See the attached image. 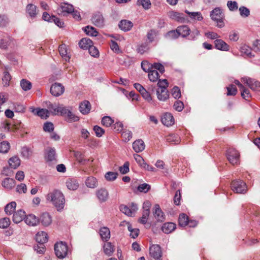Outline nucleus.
Masks as SVG:
<instances>
[{"instance_id":"41","label":"nucleus","mask_w":260,"mask_h":260,"mask_svg":"<svg viewBox=\"0 0 260 260\" xmlns=\"http://www.w3.org/2000/svg\"><path fill=\"white\" fill-rule=\"evenodd\" d=\"M240 51L243 55L248 57H251L254 56L252 54L251 48L246 45H243L241 47Z\"/></svg>"},{"instance_id":"21","label":"nucleus","mask_w":260,"mask_h":260,"mask_svg":"<svg viewBox=\"0 0 260 260\" xmlns=\"http://www.w3.org/2000/svg\"><path fill=\"white\" fill-rule=\"evenodd\" d=\"M153 214L155 218L159 221H163L165 220V216L163 212L158 204H156L153 208Z\"/></svg>"},{"instance_id":"64","label":"nucleus","mask_w":260,"mask_h":260,"mask_svg":"<svg viewBox=\"0 0 260 260\" xmlns=\"http://www.w3.org/2000/svg\"><path fill=\"white\" fill-rule=\"evenodd\" d=\"M174 108L177 111L180 112L184 108V104L180 101H176L174 104Z\"/></svg>"},{"instance_id":"26","label":"nucleus","mask_w":260,"mask_h":260,"mask_svg":"<svg viewBox=\"0 0 260 260\" xmlns=\"http://www.w3.org/2000/svg\"><path fill=\"white\" fill-rule=\"evenodd\" d=\"M32 112L36 114L42 119H46L49 115L48 110L44 109H34Z\"/></svg>"},{"instance_id":"60","label":"nucleus","mask_w":260,"mask_h":260,"mask_svg":"<svg viewBox=\"0 0 260 260\" xmlns=\"http://www.w3.org/2000/svg\"><path fill=\"white\" fill-rule=\"evenodd\" d=\"M123 140L125 142H127L132 138V133L129 131H125L121 134Z\"/></svg>"},{"instance_id":"51","label":"nucleus","mask_w":260,"mask_h":260,"mask_svg":"<svg viewBox=\"0 0 260 260\" xmlns=\"http://www.w3.org/2000/svg\"><path fill=\"white\" fill-rule=\"evenodd\" d=\"M11 79V76L10 74L6 71L4 73V77L2 79L4 86H8L9 85V82Z\"/></svg>"},{"instance_id":"39","label":"nucleus","mask_w":260,"mask_h":260,"mask_svg":"<svg viewBox=\"0 0 260 260\" xmlns=\"http://www.w3.org/2000/svg\"><path fill=\"white\" fill-rule=\"evenodd\" d=\"M86 185L90 188H94L98 185V181L95 178L93 177H88L86 180Z\"/></svg>"},{"instance_id":"17","label":"nucleus","mask_w":260,"mask_h":260,"mask_svg":"<svg viewBox=\"0 0 260 260\" xmlns=\"http://www.w3.org/2000/svg\"><path fill=\"white\" fill-rule=\"evenodd\" d=\"M168 16L170 19L180 22H184L185 20L183 14L177 12L170 11L168 13Z\"/></svg>"},{"instance_id":"15","label":"nucleus","mask_w":260,"mask_h":260,"mask_svg":"<svg viewBox=\"0 0 260 260\" xmlns=\"http://www.w3.org/2000/svg\"><path fill=\"white\" fill-rule=\"evenodd\" d=\"M25 212L23 210H19L14 213L13 216V221L14 223H19L23 219L25 220Z\"/></svg>"},{"instance_id":"31","label":"nucleus","mask_w":260,"mask_h":260,"mask_svg":"<svg viewBox=\"0 0 260 260\" xmlns=\"http://www.w3.org/2000/svg\"><path fill=\"white\" fill-rule=\"evenodd\" d=\"M80 111L83 114H88L90 110V104L88 101H85L79 106Z\"/></svg>"},{"instance_id":"10","label":"nucleus","mask_w":260,"mask_h":260,"mask_svg":"<svg viewBox=\"0 0 260 260\" xmlns=\"http://www.w3.org/2000/svg\"><path fill=\"white\" fill-rule=\"evenodd\" d=\"M150 255L156 259H158L162 255L160 247L158 245H153L149 248Z\"/></svg>"},{"instance_id":"29","label":"nucleus","mask_w":260,"mask_h":260,"mask_svg":"<svg viewBox=\"0 0 260 260\" xmlns=\"http://www.w3.org/2000/svg\"><path fill=\"white\" fill-rule=\"evenodd\" d=\"M2 186L8 189H11L15 185V181L14 179L10 178H7L2 181Z\"/></svg>"},{"instance_id":"18","label":"nucleus","mask_w":260,"mask_h":260,"mask_svg":"<svg viewBox=\"0 0 260 260\" xmlns=\"http://www.w3.org/2000/svg\"><path fill=\"white\" fill-rule=\"evenodd\" d=\"M162 123L168 126L173 125L174 123V119L173 115L169 113L164 114L161 117Z\"/></svg>"},{"instance_id":"55","label":"nucleus","mask_w":260,"mask_h":260,"mask_svg":"<svg viewBox=\"0 0 260 260\" xmlns=\"http://www.w3.org/2000/svg\"><path fill=\"white\" fill-rule=\"evenodd\" d=\"M9 23V20L7 16L0 15V27H6L8 25Z\"/></svg>"},{"instance_id":"20","label":"nucleus","mask_w":260,"mask_h":260,"mask_svg":"<svg viewBox=\"0 0 260 260\" xmlns=\"http://www.w3.org/2000/svg\"><path fill=\"white\" fill-rule=\"evenodd\" d=\"M20 124L11 125V123L7 120L4 121L1 123V127L5 131H10L19 128Z\"/></svg>"},{"instance_id":"14","label":"nucleus","mask_w":260,"mask_h":260,"mask_svg":"<svg viewBox=\"0 0 260 260\" xmlns=\"http://www.w3.org/2000/svg\"><path fill=\"white\" fill-rule=\"evenodd\" d=\"M26 224L29 226H35L39 223V219L34 214L26 215L25 220Z\"/></svg>"},{"instance_id":"2","label":"nucleus","mask_w":260,"mask_h":260,"mask_svg":"<svg viewBox=\"0 0 260 260\" xmlns=\"http://www.w3.org/2000/svg\"><path fill=\"white\" fill-rule=\"evenodd\" d=\"M210 17L213 21L216 22L217 26L219 28L224 27V14L219 8H216L211 12Z\"/></svg>"},{"instance_id":"1","label":"nucleus","mask_w":260,"mask_h":260,"mask_svg":"<svg viewBox=\"0 0 260 260\" xmlns=\"http://www.w3.org/2000/svg\"><path fill=\"white\" fill-rule=\"evenodd\" d=\"M46 200L52 203L58 211H61L64 206V197L59 190L55 189L48 193L46 196Z\"/></svg>"},{"instance_id":"27","label":"nucleus","mask_w":260,"mask_h":260,"mask_svg":"<svg viewBox=\"0 0 260 260\" xmlns=\"http://www.w3.org/2000/svg\"><path fill=\"white\" fill-rule=\"evenodd\" d=\"M176 229V224L173 222H167L163 224L161 230L166 234H169Z\"/></svg>"},{"instance_id":"6","label":"nucleus","mask_w":260,"mask_h":260,"mask_svg":"<svg viewBox=\"0 0 260 260\" xmlns=\"http://www.w3.org/2000/svg\"><path fill=\"white\" fill-rule=\"evenodd\" d=\"M16 46V41L10 37H7L0 40V48L6 50L14 49Z\"/></svg>"},{"instance_id":"4","label":"nucleus","mask_w":260,"mask_h":260,"mask_svg":"<svg viewBox=\"0 0 260 260\" xmlns=\"http://www.w3.org/2000/svg\"><path fill=\"white\" fill-rule=\"evenodd\" d=\"M231 188L234 192L238 193H245L247 191L246 184L242 180L233 181Z\"/></svg>"},{"instance_id":"16","label":"nucleus","mask_w":260,"mask_h":260,"mask_svg":"<svg viewBox=\"0 0 260 260\" xmlns=\"http://www.w3.org/2000/svg\"><path fill=\"white\" fill-rule=\"evenodd\" d=\"M92 23L98 27H103L104 25V19L102 15L98 13L94 15L92 18Z\"/></svg>"},{"instance_id":"13","label":"nucleus","mask_w":260,"mask_h":260,"mask_svg":"<svg viewBox=\"0 0 260 260\" xmlns=\"http://www.w3.org/2000/svg\"><path fill=\"white\" fill-rule=\"evenodd\" d=\"M46 159L49 163L56 162V155L55 150L52 148H49L47 149L46 154Z\"/></svg>"},{"instance_id":"45","label":"nucleus","mask_w":260,"mask_h":260,"mask_svg":"<svg viewBox=\"0 0 260 260\" xmlns=\"http://www.w3.org/2000/svg\"><path fill=\"white\" fill-rule=\"evenodd\" d=\"M10 144L7 141L0 143V153H7L10 149Z\"/></svg>"},{"instance_id":"33","label":"nucleus","mask_w":260,"mask_h":260,"mask_svg":"<svg viewBox=\"0 0 260 260\" xmlns=\"http://www.w3.org/2000/svg\"><path fill=\"white\" fill-rule=\"evenodd\" d=\"M92 45V41L88 38H83L79 43V46L83 49H88Z\"/></svg>"},{"instance_id":"58","label":"nucleus","mask_w":260,"mask_h":260,"mask_svg":"<svg viewBox=\"0 0 260 260\" xmlns=\"http://www.w3.org/2000/svg\"><path fill=\"white\" fill-rule=\"evenodd\" d=\"M117 175V173H116L109 172L105 174V177L108 181H113L116 179Z\"/></svg>"},{"instance_id":"28","label":"nucleus","mask_w":260,"mask_h":260,"mask_svg":"<svg viewBox=\"0 0 260 260\" xmlns=\"http://www.w3.org/2000/svg\"><path fill=\"white\" fill-rule=\"evenodd\" d=\"M59 52L60 55L65 59L66 61L70 59V56L69 55L68 50L66 45L62 44L59 46Z\"/></svg>"},{"instance_id":"7","label":"nucleus","mask_w":260,"mask_h":260,"mask_svg":"<svg viewBox=\"0 0 260 260\" xmlns=\"http://www.w3.org/2000/svg\"><path fill=\"white\" fill-rule=\"evenodd\" d=\"M241 81L252 90H260V82L255 79L248 77H244L241 79Z\"/></svg>"},{"instance_id":"22","label":"nucleus","mask_w":260,"mask_h":260,"mask_svg":"<svg viewBox=\"0 0 260 260\" xmlns=\"http://www.w3.org/2000/svg\"><path fill=\"white\" fill-rule=\"evenodd\" d=\"M133 26V23L127 20H122L119 23V28L124 31L129 30Z\"/></svg>"},{"instance_id":"53","label":"nucleus","mask_w":260,"mask_h":260,"mask_svg":"<svg viewBox=\"0 0 260 260\" xmlns=\"http://www.w3.org/2000/svg\"><path fill=\"white\" fill-rule=\"evenodd\" d=\"M55 111H57V114H60L61 115L66 117L67 114L70 111V110L67 109L62 105H59L58 106L57 110H55Z\"/></svg>"},{"instance_id":"48","label":"nucleus","mask_w":260,"mask_h":260,"mask_svg":"<svg viewBox=\"0 0 260 260\" xmlns=\"http://www.w3.org/2000/svg\"><path fill=\"white\" fill-rule=\"evenodd\" d=\"M137 4L138 6H142L145 9H149L151 5L150 0H138Z\"/></svg>"},{"instance_id":"35","label":"nucleus","mask_w":260,"mask_h":260,"mask_svg":"<svg viewBox=\"0 0 260 260\" xmlns=\"http://www.w3.org/2000/svg\"><path fill=\"white\" fill-rule=\"evenodd\" d=\"M177 31L179 32V36L182 37H185L189 35L190 29L187 25H182L177 27Z\"/></svg>"},{"instance_id":"3","label":"nucleus","mask_w":260,"mask_h":260,"mask_svg":"<svg viewBox=\"0 0 260 260\" xmlns=\"http://www.w3.org/2000/svg\"><path fill=\"white\" fill-rule=\"evenodd\" d=\"M54 251L58 258L63 259L68 253V247L66 243L60 242L55 244Z\"/></svg>"},{"instance_id":"25","label":"nucleus","mask_w":260,"mask_h":260,"mask_svg":"<svg viewBox=\"0 0 260 260\" xmlns=\"http://www.w3.org/2000/svg\"><path fill=\"white\" fill-rule=\"evenodd\" d=\"M133 147L135 152H141L145 149L144 142L142 140H136L133 143Z\"/></svg>"},{"instance_id":"37","label":"nucleus","mask_w":260,"mask_h":260,"mask_svg":"<svg viewBox=\"0 0 260 260\" xmlns=\"http://www.w3.org/2000/svg\"><path fill=\"white\" fill-rule=\"evenodd\" d=\"M26 12L31 17H35L37 14L36 6L32 4H28L26 6Z\"/></svg>"},{"instance_id":"38","label":"nucleus","mask_w":260,"mask_h":260,"mask_svg":"<svg viewBox=\"0 0 260 260\" xmlns=\"http://www.w3.org/2000/svg\"><path fill=\"white\" fill-rule=\"evenodd\" d=\"M16 203L15 202H12L7 204L5 208V211L7 214H12L15 210Z\"/></svg>"},{"instance_id":"59","label":"nucleus","mask_w":260,"mask_h":260,"mask_svg":"<svg viewBox=\"0 0 260 260\" xmlns=\"http://www.w3.org/2000/svg\"><path fill=\"white\" fill-rule=\"evenodd\" d=\"M228 92L227 95H235L237 94V90L234 85H230L226 87Z\"/></svg>"},{"instance_id":"23","label":"nucleus","mask_w":260,"mask_h":260,"mask_svg":"<svg viewBox=\"0 0 260 260\" xmlns=\"http://www.w3.org/2000/svg\"><path fill=\"white\" fill-rule=\"evenodd\" d=\"M96 196L101 202H103L108 199L109 193L106 189L101 188L97 191Z\"/></svg>"},{"instance_id":"36","label":"nucleus","mask_w":260,"mask_h":260,"mask_svg":"<svg viewBox=\"0 0 260 260\" xmlns=\"http://www.w3.org/2000/svg\"><path fill=\"white\" fill-rule=\"evenodd\" d=\"M103 248L105 253L108 256L111 255L114 251V246L111 242L105 243L103 246Z\"/></svg>"},{"instance_id":"12","label":"nucleus","mask_w":260,"mask_h":260,"mask_svg":"<svg viewBox=\"0 0 260 260\" xmlns=\"http://www.w3.org/2000/svg\"><path fill=\"white\" fill-rule=\"evenodd\" d=\"M39 219V223L40 222L44 226H48L52 222V217L51 215L47 212L41 214Z\"/></svg>"},{"instance_id":"40","label":"nucleus","mask_w":260,"mask_h":260,"mask_svg":"<svg viewBox=\"0 0 260 260\" xmlns=\"http://www.w3.org/2000/svg\"><path fill=\"white\" fill-rule=\"evenodd\" d=\"M67 187L70 190H76L79 187L78 182L73 179H70L67 181L66 183Z\"/></svg>"},{"instance_id":"62","label":"nucleus","mask_w":260,"mask_h":260,"mask_svg":"<svg viewBox=\"0 0 260 260\" xmlns=\"http://www.w3.org/2000/svg\"><path fill=\"white\" fill-rule=\"evenodd\" d=\"M179 36V32L177 28L175 30H171L169 31L167 34V37L170 39H176Z\"/></svg>"},{"instance_id":"34","label":"nucleus","mask_w":260,"mask_h":260,"mask_svg":"<svg viewBox=\"0 0 260 260\" xmlns=\"http://www.w3.org/2000/svg\"><path fill=\"white\" fill-rule=\"evenodd\" d=\"M9 164L11 168L16 169L20 165V160L17 156H14L9 159Z\"/></svg>"},{"instance_id":"61","label":"nucleus","mask_w":260,"mask_h":260,"mask_svg":"<svg viewBox=\"0 0 260 260\" xmlns=\"http://www.w3.org/2000/svg\"><path fill=\"white\" fill-rule=\"evenodd\" d=\"M21 154L24 158H28L31 155V151L28 148L24 147L21 149Z\"/></svg>"},{"instance_id":"52","label":"nucleus","mask_w":260,"mask_h":260,"mask_svg":"<svg viewBox=\"0 0 260 260\" xmlns=\"http://www.w3.org/2000/svg\"><path fill=\"white\" fill-rule=\"evenodd\" d=\"M240 90L241 96L243 99L246 100H248V99L251 97L249 90L248 89L245 88L244 86H243V88L240 89Z\"/></svg>"},{"instance_id":"44","label":"nucleus","mask_w":260,"mask_h":260,"mask_svg":"<svg viewBox=\"0 0 260 260\" xmlns=\"http://www.w3.org/2000/svg\"><path fill=\"white\" fill-rule=\"evenodd\" d=\"M148 74V77L149 80L152 82H156L159 78V74L158 72L155 70L150 71Z\"/></svg>"},{"instance_id":"24","label":"nucleus","mask_w":260,"mask_h":260,"mask_svg":"<svg viewBox=\"0 0 260 260\" xmlns=\"http://www.w3.org/2000/svg\"><path fill=\"white\" fill-rule=\"evenodd\" d=\"M99 233L103 241H107L110 238V231L107 227L104 226L101 228Z\"/></svg>"},{"instance_id":"5","label":"nucleus","mask_w":260,"mask_h":260,"mask_svg":"<svg viewBox=\"0 0 260 260\" xmlns=\"http://www.w3.org/2000/svg\"><path fill=\"white\" fill-rule=\"evenodd\" d=\"M239 153L234 148H230L226 152V157L233 165H237L239 162Z\"/></svg>"},{"instance_id":"57","label":"nucleus","mask_w":260,"mask_h":260,"mask_svg":"<svg viewBox=\"0 0 260 260\" xmlns=\"http://www.w3.org/2000/svg\"><path fill=\"white\" fill-rule=\"evenodd\" d=\"M149 49V47L146 43H142L137 48V51L142 54Z\"/></svg>"},{"instance_id":"9","label":"nucleus","mask_w":260,"mask_h":260,"mask_svg":"<svg viewBox=\"0 0 260 260\" xmlns=\"http://www.w3.org/2000/svg\"><path fill=\"white\" fill-rule=\"evenodd\" d=\"M64 91V88L60 83H55L50 88L51 93L55 96H58L61 95Z\"/></svg>"},{"instance_id":"32","label":"nucleus","mask_w":260,"mask_h":260,"mask_svg":"<svg viewBox=\"0 0 260 260\" xmlns=\"http://www.w3.org/2000/svg\"><path fill=\"white\" fill-rule=\"evenodd\" d=\"M157 96L159 100L165 101L169 98V93L167 89H157Z\"/></svg>"},{"instance_id":"46","label":"nucleus","mask_w":260,"mask_h":260,"mask_svg":"<svg viewBox=\"0 0 260 260\" xmlns=\"http://www.w3.org/2000/svg\"><path fill=\"white\" fill-rule=\"evenodd\" d=\"M65 118L66 120L70 122L77 121L79 120V118L78 116H76L70 110L69 112V113L67 114Z\"/></svg>"},{"instance_id":"19","label":"nucleus","mask_w":260,"mask_h":260,"mask_svg":"<svg viewBox=\"0 0 260 260\" xmlns=\"http://www.w3.org/2000/svg\"><path fill=\"white\" fill-rule=\"evenodd\" d=\"M215 48L220 50L227 51L229 50L230 46L223 40L216 39L214 41Z\"/></svg>"},{"instance_id":"8","label":"nucleus","mask_w":260,"mask_h":260,"mask_svg":"<svg viewBox=\"0 0 260 260\" xmlns=\"http://www.w3.org/2000/svg\"><path fill=\"white\" fill-rule=\"evenodd\" d=\"M120 210L124 214L128 216H133L138 210V207L134 203H132L130 207L124 205H121L120 206Z\"/></svg>"},{"instance_id":"43","label":"nucleus","mask_w":260,"mask_h":260,"mask_svg":"<svg viewBox=\"0 0 260 260\" xmlns=\"http://www.w3.org/2000/svg\"><path fill=\"white\" fill-rule=\"evenodd\" d=\"M178 222L179 225L181 226H186L188 222V217L184 213L181 214L178 218Z\"/></svg>"},{"instance_id":"42","label":"nucleus","mask_w":260,"mask_h":260,"mask_svg":"<svg viewBox=\"0 0 260 260\" xmlns=\"http://www.w3.org/2000/svg\"><path fill=\"white\" fill-rule=\"evenodd\" d=\"M20 86L24 91H28L31 88V83L28 80L23 79L20 81Z\"/></svg>"},{"instance_id":"11","label":"nucleus","mask_w":260,"mask_h":260,"mask_svg":"<svg viewBox=\"0 0 260 260\" xmlns=\"http://www.w3.org/2000/svg\"><path fill=\"white\" fill-rule=\"evenodd\" d=\"M74 10L73 6L67 3L62 4L57 9V13L59 15H65L67 14L72 13Z\"/></svg>"},{"instance_id":"49","label":"nucleus","mask_w":260,"mask_h":260,"mask_svg":"<svg viewBox=\"0 0 260 260\" xmlns=\"http://www.w3.org/2000/svg\"><path fill=\"white\" fill-rule=\"evenodd\" d=\"M11 221L8 217H4L0 219V228H7L10 224Z\"/></svg>"},{"instance_id":"30","label":"nucleus","mask_w":260,"mask_h":260,"mask_svg":"<svg viewBox=\"0 0 260 260\" xmlns=\"http://www.w3.org/2000/svg\"><path fill=\"white\" fill-rule=\"evenodd\" d=\"M36 240L40 244L46 243L48 240L47 233L44 232L38 233L36 236Z\"/></svg>"},{"instance_id":"63","label":"nucleus","mask_w":260,"mask_h":260,"mask_svg":"<svg viewBox=\"0 0 260 260\" xmlns=\"http://www.w3.org/2000/svg\"><path fill=\"white\" fill-rule=\"evenodd\" d=\"M239 11L242 17H247L250 15L249 9L245 7H241L239 8Z\"/></svg>"},{"instance_id":"54","label":"nucleus","mask_w":260,"mask_h":260,"mask_svg":"<svg viewBox=\"0 0 260 260\" xmlns=\"http://www.w3.org/2000/svg\"><path fill=\"white\" fill-rule=\"evenodd\" d=\"M114 122V120L109 116H105L102 120V123L103 125L109 127Z\"/></svg>"},{"instance_id":"47","label":"nucleus","mask_w":260,"mask_h":260,"mask_svg":"<svg viewBox=\"0 0 260 260\" xmlns=\"http://www.w3.org/2000/svg\"><path fill=\"white\" fill-rule=\"evenodd\" d=\"M84 30L88 35L91 36L95 37L98 34V32L92 26H87L85 27Z\"/></svg>"},{"instance_id":"56","label":"nucleus","mask_w":260,"mask_h":260,"mask_svg":"<svg viewBox=\"0 0 260 260\" xmlns=\"http://www.w3.org/2000/svg\"><path fill=\"white\" fill-rule=\"evenodd\" d=\"M166 140L168 142L174 144H178L180 141L179 138L177 136L173 134L168 136Z\"/></svg>"},{"instance_id":"50","label":"nucleus","mask_w":260,"mask_h":260,"mask_svg":"<svg viewBox=\"0 0 260 260\" xmlns=\"http://www.w3.org/2000/svg\"><path fill=\"white\" fill-rule=\"evenodd\" d=\"M185 12L187 13L191 18H197V19L199 21H201L203 19V17L201 15V13L200 12H190L187 10H185Z\"/></svg>"}]
</instances>
